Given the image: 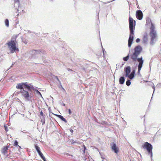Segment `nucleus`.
<instances>
[{"mask_svg": "<svg viewBox=\"0 0 161 161\" xmlns=\"http://www.w3.org/2000/svg\"><path fill=\"white\" fill-rule=\"evenodd\" d=\"M35 148L37 152L38 153L39 155L40 156V157H41L42 159L44 161H47L43 154L40 151V147L37 145H35Z\"/></svg>", "mask_w": 161, "mask_h": 161, "instance_id": "nucleus-8", "label": "nucleus"}, {"mask_svg": "<svg viewBox=\"0 0 161 161\" xmlns=\"http://www.w3.org/2000/svg\"><path fill=\"white\" fill-rule=\"evenodd\" d=\"M70 130V132L71 133V134H72L73 132V130L72 129H71Z\"/></svg>", "mask_w": 161, "mask_h": 161, "instance_id": "nucleus-35", "label": "nucleus"}, {"mask_svg": "<svg viewBox=\"0 0 161 161\" xmlns=\"http://www.w3.org/2000/svg\"><path fill=\"white\" fill-rule=\"evenodd\" d=\"M45 58V57L44 55L42 56V59H44Z\"/></svg>", "mask_w": 161, "mask_h": 161, "instance_id": "nucleus-41", "label": "nucleus"}, {"mask_svg": "<svg viewBox=\"0 0 161 161\" xmlns=\"http://www.w3.org/2000/svg\"><path fill=\"white\" fill-rule=\"evenodd\" d=\"M103 55L104 56V52H106V51L103 48Z\"/></svg>", "mask_w": 161, "mask_h": 161, "instance_id": "nucleus-33", "label": "nucleus"}, {"mask_svg": "<svg viewBox=\"0 0 161 161\" xmlns=\"http://www.w3.org/2000/svg\"><path fill=\"white\" fill-rule=\"evenodd\" d=\"M32 53V57L34 58L36 57L39 56L40 55L42 56V54L44 55L46 54L45 51L43 50H33L31 51Z\"/></svg>", "mask_w": 161, "mask_h": 161, "instance_id": "nucleus-7", "label": "nucleus"}, {"mask_svg": "<svg viewBox=\"0 0 161 161\" xmlns=\"http://www.w3.org/2000/svg\"><path fill=\"white\" fill-rule=\"evenodd\" d=\"M130 84H131V82H130V80H128L126 82V85L129 86L130 85Z\"/></svg>", "mask_w": 161, "mask_h": 161, "instance_id": "nucleus-21", "label": "nucleus"}, {"mask_svg": "<svg viewBox=\"0 0 161 161\" xmlns=\"http://www.w3.org/2000/svg\"><path fill=\"white\" fill-rule=\"evenodd\" d=\"M129 23L130 30V36L128 41V47H130L132 43L133 39L134 31L136 25V21L132 18L129 16Z\"/></svg>", "mask_w": 161, "mask_h": 161, "instance_id": "nucleus-2", "label": "nucleus"}, {"mask_svg": "<svg viewBox=\"0 0 161 161\" xmlns=\"http://www.w3.org/2000/svg\"><path fill=\"white\" fill-rule=\"evenodd\" d=\"M68 112H69V114H71V110L70 109H68Z\"/></svg>", "mask_w": 161, "mask_h": 161, "instance_id": "nucleus-34", "label": "nucleus"}, {"mask_svg": "<svg viewBox=\"0 0 161 161\" xmlns=\"http://www.w3.org/2000/svg\"><path fill=\"white\" fill-rule=\"evenodd\" d=\"M25 83L24 82L18 84L16 86V88L21 89L22 90L24 89L23 86H25Z\"/></svg>", "mask_w": 161, "mask_h": 161, "instance_id": "nucleus-14", "label": "nucleus"}, {"mask_svg": "<svg viewBox=\"0 0 161 161\" xmlns=\"http://www.w3.org/2000/svg\"><path fill=\"white\" fill-rule=\"evenodd\" d=\"M8 149V148L7 147H4L3 148V150H4V152L5 153L6 151Z\"/></svg>", "mask_w": 161, "mask_h": 161, "instance_id": "nucleus-29", "label": "nucleus"}, {"mask_svg": "<svg viewBox=\"0 0 161 161\" xmlns=\"http://www.w3.org/2000/svg\"><path fill=\"white\" fill-rule=\"evenodd\" d=\"M155 26L154 25L151 23V26L150 28V31L149 33L151 37L150 43L151 45L154 44V42L157 40V35L156 31L155 30Z\"/></svg>", "mask_w": 161, "mask_h": 161, "instance_id": "nucleus-4", "label": "nucleus"}, {"mask_svg": "<svg viewBox=\"0 0 161 161\" xmlns=\"http://www.w3.org/2000/svg\"><path fill=\"white\" fill-rule=\"evenodd\" d=\"M18 146L19 147V148H21V147L20 146L18 145Z\"/></svg>", "mask_w": 161, "mask_h": 161, "instance_id": "nucleus-43", "label": "nucleus"}, {"mask_svg": "<svg viewBox=\"0 0 161 161\" xmlns=\"http://www.w3.org/2000/svg\"><path fill=\"white\" fill-rule=\"evenodd\" d=\"M86 149V147L85 146V145H84V152H85Z\"/></svg>", "mask_w": 161, "mask_h": 161, "instance_id": "nucleus-37", "label": "nucleus"}, {"mask_svg": "<svg viewBox=\"0 0 161 161\" xmlns=\"http://www.w3.org/2000/svg\"><path fill=\"white\" fill-rule=\"evenodd\" d=\"M130 50L129 51V53L128 54V55L126 57L123 58V60L124 61H126L128 60L129 57H130V55L132 54H132H130Z\"/></svg>", "mask_w": 161, "mask_h": 161, "instance_id": "nucleus-18", "label": "nucleus"}, {"mask_svg": "<svg viewBox=\"0 0 161 161\" xmlns=\"http://www.w3.org/2000/svg\"><path fill=\"white\" fill-rule=\"evenodd\" d=\"M152 87H153V94L152 97H153V93H154V92L155 90V87L154 86H153ZM152 99V98H151V99Z\"/></svg>", "mask_w": 161, "mask_h": 161, "instance_id": "nucleus-31", "label": "nucleus"}, {"mask_svg": "<svg viewBox=\"0 0 161 161\" xmlns=\"http://www.w3.org/2000/svg\"><path fill=\"white\" fill-rule=\"evenodd\" d=\"M57 116L60 119L62 120L65 122V123H67V121L66 119L62 115H57Z\"/></svg>", "mask_w": 161, "mask_h": 161, "instance_id": "nucleus-19", "label": "nucleus"}, {"mask_svg": "<svg viewBox=\"0 0 161 161\" xmlns=\"http://www.w3.org/2000/svg\"><path fill=\"white\" fill-rule=\"evenodd\" d=\"M21 132H23V133H27L28 134H30V133L28 132L27 131H26L25 130H22L21 131Z\"/></svg>", "mask_w": 161, "mask_h": 161, "instance_id": "nucleus-26", "label": "nucleus"}, {"mask_svg": "<svg viewBox=\"0 0 161 161\" xmlns=\"http://www.w3.org/2000/svg\"><path fill=\"white\" fill-rule=\"evenodd\" d=\"M41 121L42 123V125H43L45 123V119H42Z\"/></svg>", "mask_w": 161, "mask_h": 161, "instance_id": "nucleus-28", "label": "nucleus"}, {"mask_svg": "<svg viewBox=\"0 0 161 161\" xmlns=\"http://www.w3.org/2000/svg\"><path fill=\"white\" fill-rule=\"evenodd\" d=\"M140 39L139 38H137L136 40V42L137 43L139 42L140 41Z\"/></svg>", "mask_w": 161, "mask_h": 161, "instance_id": "nucleus-30", "label": "nucleus"}, {"mask_svg": "<svg viewBox=\"0 0 161 161\" xmlns=\"http://www.w3.org/2000/svg\"><path fill=\"white\" fill-rule=\"evenodd\" d=\"M81 69L85 71V68H84V67H82V68H81Z\"/></svg>", "mask_w": 161, "mask_h": 161, "instance_id": "nucleus-38", "label": "nucleus"}, {"mask_svg": "<svg viewBox=\"0 0 161 161\" xmlns=\"http://www.w3.org/2000/svg\"><path fill=\"white\" fill-rule=\"evenodd\" d=\"M34 90H35V91H36V93H37V94L40 95L42 97V95L41 92L38 90L36 89H34Z\"/></svg>", "mask_w": 161, "mask_h": 161, "instance_id": "nucleus-22", "label": "nucleus"}, {"mask_svg": "<svg viewBox=\"0 0 161 161\" xmlns=\"http://www.w3.org/2000/svg\"><path fill=\"white\" fill-rule=\"evenodd\" d=\"M5 23L6 26L7 27L9 26V20L8 19H6L5 21Z\"/></svg>", "mask_w": 161, "mask_h": 161, "instance_id": "nucleus-20", "label": "nucleus"}, {"mask_svg": "<svg viewBox=\"0 0 161 161\" xmlns=\"http://www.w3.org/2000/svg\"><path fill=\"white\" fill-rule=\"evenodd\" d=\"M61 104L64 106H65V104L64 103H62Z\"/></svg>", "mask_w": 161, "mask_h": 161, "instance_id": "nucleus-40", "label": "nucleus"}, {"mask_svg": "<svg viewBox=\"0 0 161 161\" xmlns=\"http://www.w3.org/2000/svg\"><path fill=\"white\" fill-rule=\"evenodd\" d=\"M14 146H18V142L16 140L14 141Z\"/></svg>", "mask_w": 161, "mask_h": 161, "instance_id": "nucleus-25", "label": "nucleus"}, {"mask_svg": "<svg viewBox=\"0 0 161 161\" xmlns=\"http://www.w3.org/2000/svg\"><path fill=\"white\" fill-rule=\"evenodd\" d=\"M136 15L138 19L141 20L142 19L143 14L141 10H138L136 11Z\"/></svg>", "mask_w": 161, "mask_h": 161, "instance_id": "nucleus-11", "label": "nucleus"}, {"mask_svg": "<svg viewBox=\"0 0 161 161\" xmlns=\"http://www.w3.org/2000/svg\"><path fill=\"white\" fill-rule=\"evenodd\" d=\"M148 41L147 36V34L144 35L143 36V42L144 44H147Z\"/></svg>", "mask_w": 161, "mask_h": 161, "instance_id": "nucleus-16", "label": "nucleus"}, {"mask_svg": "<svg viewBox=\"0 0 161 161\" xmlns=\"http://www.w3.org/2000/svg\"><path fill=\"white\" fill-rule=\"evenodd\" d=\"M31 135L30 134H28V135H27V136H28L30 137H31V136H30V135Z\"/></svg>", "mask_w": 161, "mask_h": 161, "instance_id": "nucleus-42", "label": "nucleus"}, {"mask_svg": "<svg viewBox=\"0 0 161 161\" xmlns=\"http://www.w3.org/2000/svg\"><path fill=\"white\" fill-rule=\"evenodd\" d=\"M14 63H12V65L10 66V68H9V69H10L11 68V67H12V66L14 65Z\"/></svg>", "mask_w": 161, "mask_h": 161, "instance_id": "nucleus-36", "label": "nucleus"}, {"mask_svg": "<svg viewBox=\"0 0 161 161\" xmlns=\"http://www.w3.org/2000/svg\"><path fill=\"white\" fill-rule=\"evenodd\" d=\"M124 70L125 73V77L129 78L130 74L131 72V68L130 67L127 66L125 67Z\"/></svg>", "mask_w": 161, "mask_h": 161, "instance_id": "nucleus-10", "label": "nucleus"}, {"mask_svg": "<svg viewBox=\"0 0 161 161\" xmlns=\"http://www.w3.org/2000/svg\"><path fill=\"white\" fill-rule=\"evenodd\" d=\"M55 77H56V79L59 82V84L60 85V86H61V87H62V88H63L62 87V85L61 84V82L60 81V80H59V79H58V77L57 76H56Z\"/></svg>", "mask_w": 161, "mask_h": 161, "instance_id": "nucleus-23", "label": "nucleus"}, {"mask_svg": "<svg viewBox=\"0 0 161 161\" xmlns=\"http://www.w3.org/2000/svg\"><path fill=\"white\" fill-rule=\"evenodd\" d=\"M142 147L144 149H146L148 153L150 154L151 157L153 156L152 149L153 146L150 143L146 142H145Z\"/></svg>", "mask_w": 161, "mask_h": 161, "instance_id": "nucleus-6", "label": "nucleus"}, {"mask_svg": "<svg viewBox=\"0 0 161 161\" xmlns=\"http://www.w3.org/2000/svg\"><path fill=\"white\" fill-rule=\"evenodd\" d=\"M14 7H15L16 9L17 8H18L17 9V12L18 13H19L21 12V11L19 12L20 10L19 9L20 8L19 7V0H14Z\"/></svg>", "mask_w": 161, "mask_h": 161, "instance_id": "nucleus-13", "label": "nucleus"}, {"mask_svg": "<svg viewBox=\"0 0 161 161\" xmlns=\"http://www.w3.org/2000/svg\"><path fill=\"white\" fill-rule=\"evenodd\" d=\"M24 88L25 89H27L28 92H32L31 91L32 89L34 90L33 85L30 84H29L27 82L25 83Z\"/></svg>", "mask_w": 161, "mask_h": 161, "instance_id": "nucleus-12", "label": "nucleus"}, {"mask_svg": "<svg viewBox=\"0 0 161 161\" xmlns=\"http://www.w3.org/2000/svg\"><path fill=\"white\" fill-rule=\"evenodd\" d=\"M4 128H5V131L6 132H7L8 131V127L6 125H4Z\"/></svg>", "mask_w": 161, "mask_h": 161, "instance_id": "nucleus-27", "label": "nucleus"}, {"mask_svg": "<svg viewBox=\"0 0 161 161\" xmlns=\"http://www.w3.org/2000/svg\"><path fill=\"white\" fill-rule=\"evenodd\" d=\"M17 43L16 38L14 37H12L11 41L7 43L9 50L12 53L19 51L18 48L16 46Z\"/></svg>", "mask_w": 161, "mask_h": 161, "instance_id": "nucleus-3", "label": "nucleus"}, {"mask_svg": "<svg viewBox=\"0 0 161 161\" xmlns=\"http://www.w3.org/2000/svg\"><path fill=\"white\" fill-rule=\"evenodd\" d=\"M71 143L72 144H74V143H79L78 142H76V141H75L73 139H72L71 140Z\"/></svg>", "mask_w": 161, "mask_h": 161, "instance_id": "nucleus-24", "label": "nucleus"}, {"mask_svg": "<svg viewBox=\"0 0 161 161\" xmlns=\"http://www.w3.org/2000/svg\"><path fill=\"white\" fill-rule=\"evenodd\" d=\"M20 92L21 93L22 95L25 100L27 101H32V98L34 95L32 92H28L23 89L21 90Z\"/></svg>", "mask_w": 161, "mask_h": 161, "instance_id": "nucleus-5", "label": "nucleus"}, {"mask_svg": "<svg viewBox=\"0 0 161 161\" xmlns=\"http://www.w3.org/2000/svg\"><path fill=\"white\" fill-rule=\"evenodd\" d=\"M40 114L41 115V116H43V112L41 111L40 112Z\"/></svg>", "mask_w": 161, "mask_h": 161, "instance_id": "nucleus-32", "label": "nucleus"}, {"mask_svg": "<svg viewBox=\"0 0 161 161\" xmlns=\"http://www.w3.org/2000/svg\"><path fill=\"white\" fill-rule=\"evenodd\" d=\"M111 149L115 153H118L119 152V148L117 146L115 143H112L110 144Z\"/></svg>", "mask_w": 161, "mask_h": 161, "instance_id": "nucleus-9", "label": "nucleus"}, {"mask_svg": "<svg viewBox=\"0 0 161 161\" xmlns=\"http://www.w3.org/2000/svg\"><path fill=\"white\" fill-rule=\"evenodd\" d=\"M67 69L69 71H72V70L71 69Z\"/></svg>", "mask_w": 161, "mask_h": 161, "instance_id": "nucleus-39", "label": "nucleus"}, {"mask_svg": "<svg viewBox=\"0 0 161 161\" xmlns=\"http://www.w3.org/2000/svg\"><path fill=\"white\" fill-rule=\"evenodd\" d=\"M135 69H133L132 70V71L130 73V74L129 78L130 79L132 80L135 77Z\"/></svg>", "mask_w": 161, "mask_h": 161, "instance_id": "nucleus-15", "label": "nucleus"}, {"mask_svg": "<svg viewBox=\"0 0 161 161\" xmlns=\"http://www.w3.org/2000/svg\"><path fill=\"white\" fill-rule=\"evenodd\" d=\"M125 79L123 76H121L119 79V82L120 84H123L124 83Z\"/></svg>", "mask_w": 161, "mask_h": 161, "instance_id": "nucleus-17", "label": "nucleus"}, {"mask_svg": "<svg viewBox=\"0 0 161 161\" xmlns=\"http://www.w3.org/2000/svg\"><path fill=\"white\" fill-rule=\"evenodd\" d=\"M142 51V47L140 45L137 46L134 48V52L130 55V58L132 61L135 62L137 61L139 62V64L137 66V73L138 75H140V72L144 62L142 57L139 58H138Z\"/></svg>", "mask_w": 161, "mask_h": 161, "instance_id": "nucleus-1", "label": "nucleus"}]
</instances>
